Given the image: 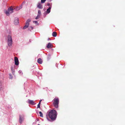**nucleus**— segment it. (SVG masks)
Segmentation results:
<instances>
[{
    "instance_id": "f257e3e1",
    "label": "nucleus",
    "mask_w": 125,
    "mask_h": 125,
    "mask_svg": "<svg viewBox=\"0 0 125 125\" xmlns=\"http://www.w3.org/2000/svg\"><path fill=\"white\" fill-rule=\"evenodd\" d=\"M48 116L52 121L55 120L57 116V112L54 110H52L49 112Z\"/></svg>"
},
{
    "instance_id": "f03ea898",
    "label": "nucleus",
    "mask_w": 125,
    "mask_h": 125,
    "mask_svg": "<svg viewBox=\"0 0 125 125\" xmlns=\"http://www.w3.org/2000/svg\"><path fill=\"white\" fill-rule=\"evenodd\" d=\"M7 41L8 46L10 47L11 46L13 41L11 35H9L8 36Z\"/></svg>"
},
{
    "instance_id": "7ed1b4c3",
    "label": "nucleus",
    "mask_w": 125,
    "mask_h": 125,
    "mask_svg": "<svg viewBox=\"0 0 125 125\" xmlns=\"http://www.w3.org/2000/svg\"><path fill=\"white\" fill-rule=\"evenodd\" d=\"M53 104L54 106L56 108H58L59 106V99L58 98H55L53 100Z\"/></svg>"
},
{
    "instance_id": "20e7f679",
    "label": "nucleus",
    "mask_w": 125,
    "mask_h": 125,
    "mask_svg": "<svg viewBox=\"0 0 125 125\" xmlns=\"http://www.w3.org/2000/svg\"><path fill=\"white\" fill-rule=\"evenodd\" d=\"M20 118L19 120V122L20 124H21L22 122L23 121L24 115H19Z\"/></svg>"
},
{
    "instance_id": "39448f33",
    "label": "nucleus",
    "mask_w": 125,
    "mask_h": 125,
    "mask_svg": "<svg viewBox=\"0 0 125 125\" xmlns=\"http://www.w3.org/2000/svg\"><path fill=\"white\" fill-rule=\"evenodd\" d=\"M15 64L16 65H18L19 64V62L18 58L15 57H14Z\"/></svg>"
},
{
    "instance_id": "423d86ee",
    "label": "nucleus",
    "mask_w": 125,
    "mask_h": 125,
    "mask_svg": "<svg viewBox=\"0 0 125 125\" xmlns=\"http://www.w3.org/2000/svg\"><path fill=\"white\" fill-rule=\"evenodd\" d=\"M37 7L39 9H42L43 8V7L41 3L39 2L38 3Z\"/></svg>"
},
{
    "instance_id": "0eeeda50",
    "label": "nucleus",
    "mask_w": 125,
    "mask_h": 125,
    "mask_svg": "<svg viewBox=\"0 0 125 125\" xmlns=\"http://www.w3.org/2000/svg\"><path fill=\"white\" fill-rule=\"evenodd\" d=\"M13 9L12 6H11L8 9V10L9 11V13H11L13 12Z\"/></svg>"
},
{
    "instance_id": "6e6552de",
    "label": "nucleus",
    "mask_w": 125,
    "mask_h": 125,
    "mask_svg": "<svg viewBox=\"0 0 125 125\" xmlns=\"http://www.w3.org/2000/svg\"><path fill=\"white\" fill-rule=\"evenodd\" d=\"M28 103L29 104L32 105H34L36 104V103H35L33 101L30 100H28Z\"/></svg>"
},
{
    "instance_id": "1a4fd4ad",
    "label": "nucleus",
    "mask_w": 125,
    "mask_h": 125,
    "mask_svg": "<svg viewBox=\"0 0 125 125\" xmlns=\"http://www.w3.org/2000/svg\"><path fill=\"white\" fill-rule=\"evenodd\" d=\"M38 62L40 64H42V60L41 58H39L37 60Z\"/></svg>"
},
{
    "instance_id": "9d476101",
    "label": "nucleus",
    "mask_w": 125,
    "mask_h": 125,
    "mask_svg": "<svg viewBox=\"0 0 125 125\" xmlns=\"http://www.w3.org/2000/svg\"><path fill=\"white\" fill-rule=\"evenodd\" d=\"M51 7H50L48 9H47L46 11L45 12L47 13H49L51 11Z\"/></svg>"
},
{
    "instance_id": "9b49d317",
    "label": "nucleus",
    "mask_w": 125,
    "mask_h": 125,
    "mask_svg": "<svg viewBox=\"0 0 125 125\" xmlns=\"http://www.w3.org/2000/svg\"><path fill=\"white\" fill-rule=\"evenodd\" d=\"M47 47L48 48H49L52 47V44L50 43H49L47 45Z\"/></svg>"
},
{
    "instance_id": "f8f14e48",
    "label": "nucleus",
    "mask_w": 125,
    "mask_h": 125,
    "mask_svg": "<svg viewBox=\"0 0 125 125\" xmlns=\"http://www.w3.org/2000/svg\"><path fill=\"white\" fill-rule=\"evenodd\" d=\"M19 23V20L18 18L15 19V20L14 21V24H17Z\"/></svg>"
},
{
    "instance_id": "ddd939ff",
    "label": "nucleus",
    "mask_w": 125,
    "mask_h": 125,
    "mask_svg": "<svg viewBox=\"0 0 125 125\" xmlns=\"http://www.w3.org/2000/svg\"><path fill=\"white\" fill-rule=\"evenodd\" d=\"M31 21V20L30 19H28L26 21V25H27L29 26V22Z\"/></svg>"
},
{
    "instance_id": "4468645a",
    "label": "nucleus",
    "mask_w": 125,
    "mask_h": 125,
    "mask_svg": "<svg viewBox=\"0 0 125 125\" xmlns=\"http://www.w3.org/2000/svg\"><path fill=\"white\" fill-rule=\"evenodd\" d=\"M57 33L55 32H53L52 34V36L54 37H55L57 35Z\"/></svg>"
},
{
    "instance_id": "2eb2a0df",
    "label": "nucleus",
    "mask_w": 125,
    "mask_h": 125,
    "mask_svg": "<svg viewBox=\"0 0 125 125\" xmlns=\"http://www.w3.org/2000/svg\"><path fill=\"white\" fill-rule=\"evenodd\" d=\"M33 29V27L32 26H30L28 28V30H29L31 31V30H32Z\"/></svg>"
},
{
    "instance_id": "dca6fc26",
    "label": "nucleus",
    "mask_w": 125,
    "mask_h": 125,
    "mask_svg": "<svg viewBox=\"0 0 125 125\" xmlns=\"http://www.w3.org/2000/svg\"><path fill=\"white\" fill-rule=\"evenodd\" d=\"M39 113L40 114V116L42 117H43V114L40 111L39 112Z\"/></svg>"
},
{
    "instance_id": "f3484780",
    "label": "nucleus",
    "mask_w": 125,
    "mask_h": 125,
    "mask_svg": "<svg viewBox=\"0 0 125 125\" xmlns=\"http://www.w3.org/2000/svg\"><path fill=\"white\" fill-rule=\"evenodd\" d=\"M9 11H6V12H5V13L6 14V15L7 16H9V14H10V13H9Z\"/></svg>"
},
{
    "instance_id": "a211bd4d",
    "label": "nucleus",
    "mask_w": 125,
    "mask_h": 125,
    "mask_svg": "<svg viewBox=\"0 0 125 125\" xmlns=\"http://www.w3.org/2000/svg\"><path fill=\"white\" fill-rule=\"evenodd\" d=\"M28 26H29L25 24V25L23 27V29H25L27 28L28 27Z\"/></svg>"
},
{
    "instance_id": "6ab92c4d",
    "label": "nucleus",
    "mask_w": 125,
    "mask_h": 125,
    "mask_svg": "<svg viewBox=\"0 0 125 125\" xmlns=\"http://www.w3.org/2000/svg\"><path fill=\"white\" fill-rule=\"evenodd\" d=\"M40 16V15H38L36 17L35 19H38Z\"/></svg>"
},
{
    "instance_id": "aec40b11",
    "label": "nucleus",
    "mask_w": 125,
    "mask_h": 125,
    "mask_svg": "<svg viewBox=\"0 0 125 125\" xmlns=\"http://www.w3.org/2000/svg\"><path fill=\"white\" fill-rule=\"evenodd\" d=\"M38 15H41V12L40 10H38Z\"/></svg>"
},
{
    "instance_id": "412c9836",
    "label": "nucleus",
    "mask_w": 125,
    "mask_h": 125,
    "mask_svg": "<svg viewBox=\"0 0 125 125\" xmlns=\"http://www.w3.org/2000/svg\"><path fill=\"white\" fill-rule=\"evenodd\" d=\"M46 0H41V3H43L46 1Z\"/></svg>"
},
{
    "instance_id": "4be33fe9",
    "label": "nucleus",
    "mask_w": 125,
    "mask_h": 125,
    "mask_svg": "<svg viewBox=\"0 0 125 125\" xmlns=\"http://www.w3.org/2000/svg\"><path fill=\"white\" fill-rule=\"evenodd\" d=\"M9 75L10 76V79H12V76L11 74H9Z\"/></svg>"
},
{
    "instance_id": "5701e85b",
    "label": "nucleus",
    "mask_w": 125,
    "mask_h": 125,
    "mask_svg": "<svg viewBox=\"0 0 125 125\" xmlns=\"http://www.w3.org/2000/svg\"><path fill=\"white\" fill-rule=\"evenodd\" d=\"M40 104H38L37 105V108H40Z\"/></svg>"
},
{
    "instance_id": "b1692460",
    "label": "nucleus",
    "mask_w": 125,
    "mask_h": 125,
    "mask_svg": "<svg viewBox=\"0 0 125 125\" xmlns=\"http://www.w3.org/2000/svg\"><path fill=\"white\" fill-rule=\"evenodd\" d=\"M22 8V5H21V6H20L19 7V9H17V10H19L20 9H21Z\"/></svg>"
},
{
    "instance_id": "393cba45",
    "label": "nucleus",
    "mask_w": 125,
    "mask_h": 125,
    "mask_svg": "<svg viewBox=\"0 0 125 125\" xmlns=\"http://www.w3.org/2000/svg\"><path fill=\"white\" fill-rule=\"evenodd\" d=\"M33 22L35 23H38V22L37 21H34Z\"/></svg>"
},
{
    "instance_id": "a878e982",
    "label": "nucleus",
    "mask_w": 125,
    "mask_h": 125,
    "mask_svg": "<svg viewBox=\"0 0 125 125\" xmlns=\"http://www.w3.org/2000/svg\"><path fill=\"white\" fill-rule=\"evenodd\" d=\"M11 71H12L13 72H13H14V70L13 69V67H11Z\"/></svg>"
},
{
    "instance_id": "bb28decb",
    "label": "nucleus",
    "mask_w": 125,
    "mask_h": 125,
    "mask_svg": "<svg viewBox=\"0 0 125 125\" xmlns=\"http://www.w3.org/2000/svg\"><path fill=\"white\" fill-rule=\"evenodd\" d=\"M50 4L49 3H48L47 4V5L48 6H49L50 5Z\"/></svg>"
},
{
    "instance_id": "cd10ccee",
    "label": "nucleus",
    "mask_w": 125,
    "mask_h": 125,
    "mask_svg": "<svg viewBox=\"0 0 125 125\" xmlns=\"http://www.w3.org/2000/svg\"><path fill=\"white\" fill-rule=\"evenodd\" d=\"M42 101V100H41L40 101V102L39 103V104H41V101Z\"/></svg>"
},
{
    "instance_id": "c85d7f7f",
    "label": "nucleus",
    "mask_w": 125,
    "mask_h": 125,
    "mask_svg": "<svg viewBox=\"0 0 125 125\" xmlns=\"http://www.w3.org/2000/svg\"><path fill=\"white\" fill-rule=\"evenodd\" d=\"M25 3V2L24 1H23L22 3V5L23 4H24Z\"/></svg>"
},
{
    "instance_id": "c756f323",
    "label": "nucleus",
    "mask_w": 125,
    "mask_h": 125,
    "mask_svg": "<svg viewBox=\"0 0 125 125\" xmlns=\"http://www.w3.org/2000/svg\"><path fill=\"white\" fill-rule=\"evenodd\" d=\"M19 9V8H16V9L17 10V9Z\"/></svg>"
},
{
    "instance_id": "7c9ffc66",
    "label": "nucleus",
    "mask_w": 125,
    "mask_h": 125,
    "mask_svg": "<svg viewBox=\"0 0 125 125\" xmlns=\"http://www.w3.org/2000/svg\"><path fill=\"white\" fill-rule=\"evenodd\" d=\"M47 119H48V120H49V119H48V117H47Z\"/></svg>"
},
{
    "instance_id": "2f4dec72",
    "label": "nucleus",
    "mask_w": 125,
    "mask_h": 125,
    "mask_svg": "<svg viewBox=\"0 0 125 125\" xmlns=\"http://www.w3.org/2000/svg\"><path fill=\"white\" fill-rule=\"evenodd\" d=\"M30 42H31V41H30Z\"/></svg>"
}]
</instances>
